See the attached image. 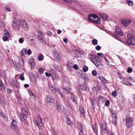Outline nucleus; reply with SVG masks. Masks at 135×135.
Wrapping results in <instances>:
<instances>
[{
    "mask_svg": "<svg viewBox=\"0 0 135 135\" xmlns=\"http://www.w3.org/2000/svg\"><path fill=\"white\" fill-rule=\"evenodd\" d=\"M127 43L129 45H135V37L132 34L129 33L127 35V38L126 39Z\"/></svg>",
    "mask_w": 135,
    "mask_h": 135,
    "instance_id": "f257e3e1",
    "label": "nucleus"
},
{
    "mask_svg": "<svg viewBox=\"0 0 135 135\" xmlns=\"http://www.w3.org/2000/svg\"><path fill=\"white\" fill-rule=\"evenodd\" d=\"M88 20L91 22L96 24H99L100 23V18L96 15L91 14L88 17Z\"/></svg>",
    "mask_w": 135,
    "mask_h": 135,
    "instance_id": "f03ea898",
    "label": "nucleus"
},
{
    "mask_svg": "<svg viewBox=\"0 0 135 135\" xmlns=\"http://www.w3.org/2000/svg\"><path fill=\"white\" fill-rule=\"evenodd\" d=\"M27 116V113L25 111V109H22L21 115V121L22 122H24L25 124L27 123V121L26 119Z\"/></svg>",
    "mask_w": 135,
    "mask_h": 135,
    "instance_id": "7ed1b4c3",
    "label": "nucleus"
},
{
    "mask_svg": "<svg viewBox=\"0 0 135 135\" xmlns=\"http://www.w3.org/2000/svg\"><path fill=\"white\" fill-rule=\"evenodd\" d=\"M125 120L126 124L128 128L132 126L133 120L131 118L127 117Z\"/></svg>",
    "mask_w": 135,
    "mask_h": 135,
    "instance_id": "20e7f679",
    "label": "nucleus"
},
{
    "mask_svg": "<svg viewBox=\"0 0 135 135\" xmlns=\"http://www.w3.org/2000/svg\"><path fill=\"white\" fill-rule=\"evenodd\" d=\"M47 103L48 104L50 105L53 106H55V104L54 98L52 97H47Z\"/></svg>",
    "mask_w": 135,
    "mask_h": 135,
    "instance_id": "39448f33",
    "label": "nucleus"
},
{
    "mask_svg": "<svg viewBox=\"0 0 135 135\" xmlns=\"http://www.w3.org/2000/svg\"><path fill=\"white\" fill-rule=\"evenodd\" d=\"M131 22V21L128 19H122L121 21L122 24L124 26H129Z\"/></svg>",
    "mask_w": 135,
    "mask_h": 135,
    "instance_id": "423d86ee",
    "label": "nucleus"
},
{
    "mask_svg": "<svg viewBox=\"0 0 135 135\" xmlns=\"http://www.w3.org/2000/svg\"><path fill=\"white\" fill-rule=\"evenodd\" d=\"M93 63L98 69H103L104 68V65L99 61L98 60L96 62L94 61Z\"/></svg>",
    "mask_w": 135,
    "mask_h": 135,
    "instance_id": "0eeeda50",
    "label": "nucleus"
},
{
    "mask_svg": "<svg viewBox=\"0 0 135 135\" xmlns=\"http://www.w3.org/2000/svg\"><path fill=\"white\" fill-rule=\"evenodd\" d=\"M79 86L83 91L86 92L89 90V87L87 84H86L83 83L81 85L79 84Z\"/></svg>",
    "mask_w": 135,
    "mask_h": 135,
    "instance_id": "6e6552de",
    "label": "nucleus"
},
{
    "mask_svg": "<svg viewBox=\"0 0 135 135\" xmlns=\"http://www.w3.org/2000/svg\"><path fill=\"white\" fill-rule=\"evenodd\" d=\"M11 128L14 130H16L17 128V122L15 120L12 119V121L11 123Z\"/></svg>",
    "mask_w": 135,
    "mask_h": 135,
    "instance_id": "1a4fd4ad",
    "label": "nucleus"
},
{
    "mask_svg": "<svg viewBox=\"0 0 135 135\" xmlns=\"http://www.w3.org/2000/svg\"><path fill=\"white\" fill-rule=\"evenodd\" d=\"M89 58L91 61L93 63L94 61V62H97V59H96L97 56L96 55L94 54H89Z\"/></svg>",
    "mask_w": 135,
    "mask_h": 135,
    "instance_id": "9d476101",
    "label": "nucleus"
},
{
    "mask_svg": "<svg viewBox=\"0 0 135 135\" xmlns=\"http://www.w3.org/2000/svg\"><path fill=\"white\" fill-rule=\"evenodd\" d=\"M54 56L55 60L57 62L60 61V56L59 54L56 51L54 52Z\"/></svg>",
    "mask_w": 135,
    "mask_h": 135,
    "instance_id": "9b49d317",
    "label": "nucleus"
},
{
    "mask_svg": "<svg viewBox=\"0 0 135 135\" xmlns=\"http://www.w3.org/2000/svg\"><path fill=\"white\" fill-rule=\"evenodd\" d=\"M79 110L81 116L84 117L85 116V111L81 106L79 107Z\"/></svg>",
    "mask_w": 135,
    "mask_h": 135,
    "instance_id": "f8f14e48",
    "label": "nucleus"
},
{
    "mask_svg": "<svg viewBox=\"0 0 135 135\" xmlns=\"http://www.w3.org/2000/svg\"><path fill=\"white\" fill-rule=\"evenodd\" d=\"M38 38L40 41L41 42H43L44 38L43 33L41 31H39L38 33Z\"/></svg>",
    "mask_w": 135,
    "mask_h": 135,
    "instance_id": "ddd939ff",
    "label": "nucleus"
},
{
    "mask_svg": "<svg viewBox=\"0 0 135 135\" xmlns=\"http://www.w3.org/2000/svg\"><path fill=\"white\" fill-rule=\"evenodd\" d=\"M77 97L76 95H74L73 93H72L70 96V99L72 101L76 104H77Z\"/></svg>",
    "mask_w": 135,
    "mask_h": 135,
    "instance_id": "4468645a",
    "label": "nucleus"
},
{
    "mask_svg": "<svg viewBox=\"0 0 135 135\" xmlns=\"http://www.w3.org/2000/svg\"><path fill=\"white\" fill-rule=\"evenodd\" d=\"M12 84L14 88L18 89L19 88V83L17 81L16 79H14L12 80Z\"/></svg>",
    "mask_w": 135,
    "mask_h": 135,
    "instance_id": "2eb2a0df",
    "label": "nucleus"
},
{
    "mask_svg": "<svg viewBox=\"0 0 135 135\" xmlns=\"http://www.w3.org/2000/svg\"><path fill=\"white\" fill-rule=\"evenodd\" d=\"M107 124L105 123H104L102 124V131L107 133V132L108 130L107 129Z\"/></svg>",
    "mask_w": 135,
    "mask_h": 135,
    "instance_id": "dca6fc26",
    "label": "nucleus"
},
{
    "mask_svg": "<svg viewBox=\"0 0 135 135\" xmlns=\"http://www.w3.org/2000/svg\"><path fill=\"white\" fill-rule=\"evenodd\" d=\"M30 66L32 69H33L35 66V61L33 59H31L29 61Z\"/></svg>",
    "mask_w": 135,
    "mask_h": 135,
    "instance_id": "f3484780",
    "label": "nucleus"
},
{
    "mask_svg": "<svg viewBox=\"0 0 135 135\" xmlns=\"http://www.w3.org/2000/svg\"><path fill=\"white\" fill-rule=\"evenodd\" d=\"M48 86L49 88L52 93H55L57 91V89L54 87L53 85L50 84H49Z\"/></svg>",
    "mask_w": 135,
    "mask_h": 135,
    "instance_id": "a211bd4d",
    "label": "nucleus"
},
{
    "mask_svg": "<svg viewBox=\"0 0 135 135\" xmlns=\"http://www.w3.org/2000/svg\"><path fill=\"white\" fill-rule=\"evenodd\" d=\"M92 128L93 131L96 134V135H98V126L97 124L95 123L94 125L92 126Z\"/></svg>",
    "mask_w": 135,
    "mask_h": 135,
    "instance_id": "6ab92c4d",
    "label": "nucleus"
},
{
    "mask_svg": "<svg viewBox=\"0 0 135 135\" xmlns=\"http://www.w3.org/2000/svg\"><path fill=\"white\" fill-rule=\"evenodd\" d=\"M62 89L63 93L68 94L70 92L71 88L67 86Z\"/></svg>",
    "mask_w": 135,
    "mask_h": 135,
    "instance_id": "aec40b11",
    "label": "nucleus"
},
{
    "mask_svg": "<svg viewBox=\"0 0 135 135\" xmlns=\"http://www.w3.org/2000/svg\"><path fill=\"white\" fill-rule=\"evenodd\" d=\"M65 103L68 109L69 110H72V107L71 105L70 102L68 101V100H66L65 101Z\"/></svg>",
    "mask_w": 135,
    "mask_h": 135,
    "instance_id": "412c9836",
    "label": "nucleus"
},
{
    "mask_svg": "<svg viewBox=\"0 0 135 135\" xmlns=\"http://www.w3.org/2000/svg\"><path fill=\"white\" fill-rule=\"evenodd\" d=\"M77 124L79 129L80 130V132L83 134V130L84 129V127L82 124L81 123L79 122H78Z\"/></svg>",
    "mask_w": 135,
    "mask_h": 135,
    "instance_id": "4be33fe9",
    "label": "nucleus"
},
{
    "mask_svg": "<svg viewBox=\"0 0 135 135\" xmlns=\"http://www.w3.org/2000/svg\"><path fill=\"white\" fill-rule=\"evenodd\" d=\"M115 29L116 32L118 34H119L120 36H122L123 35L122 31H121L120 28H119L117 26L115 27Z\"/></svg>",
    "mask_w": 135,
    "mask_h": 135,
    "instance_id": "5701e85b",
    "label": "nucleus"
},
{
    "mask_svg": "<svg viewBox=\"0 0 135 135\" xmlns=\"http://www.w3.org/2000/svg\"><path fill=\"white\" fill-rule=\"evenodd\" d=\"M0 89L2 91H5V88L2 81L0 80Z\"/></svg>",
    "mask_w": 135,
    "mask_h": 135,
    "instance_id": "b1692460",
    "label": "nucleus"
},
{
    "mask_svg": "<svg viewBox=\"0 0 135 135\" xmlns=\"http://www.w3.org/2000/svg\"><path fill=\"white\" fill-rule=\"evenodd\" d=\"M54 72L52 74V79L54 81H57L58 79V76L56 75L55 73Z\"/></svg>",
    "mask_w": 135,
    "mask_h": 135,
    "instance_id": "393cba45",
    "label": "nucleus"
},
{
    "mask_svg": "<svg viewBox=\"0 0 135 135\" xmlns=\"http://www.w3.org/2000/svg\"><path fill=\"white\" fill-rule=\"evenodd\" d=\"M38 123H37V121L36 120L34 121V122L35 123L36 126L38 127L39 128V126H42L43 125V124L42 123V119L40 120H38Z\"/></svg>",
    "mask_w": 135,
    "mask_h": 135,
    "instance_id": "a878e982",
    "label": "nucleus"
},
{
    "mask_svg": "<svg viewBox=\"0 0 135 135\" xmlns=\"http://www.w3.org/2000/svg\"><path fill=\"white\" fill-rule=\"evenodd\" d=\"M0 117H2L3 119L4 120H6L7 119V117L5 114L3 112H0Z\"/></svg>",
    "mask_w": 135,
    "mask_h": 135,
    "instance_id": "bb28decb",
    "label": "nucleus"
},
{
    "mask_svg": "<svg viewBox=\"0 0 135 135\" xmlns=\"http://www.w3.org/2000/svg\"><path fill=\"white\" fill-rule=\"evenodd\" d=\"M100 15L101 18L105 20H106L107 19L108 16L107 15L104 13H100Z\"/></svg>",
    "mask_w": 135,
    "mask_h": 135,
    "instance_id": "cd10ccee",
    "label": "nucleus"
},
{
    "mask_svg": "<svg viewBox=\"0 0 135 135\" xmlns=\"http://www.w3.org/2000/svg\"><path fill=\"white\" fill-rule=\"evenodd\" d=\"M12 25L14 29L18 30L19 29V25L16 23L13 22L12 23Z\"/></svg>",
    "mask_w": 135,
    "mask_h": 135,
    "instance_id": "c85d7f7f",
    "label": "nucleus"
},
{
    "mask_svg": "<svg viewBox=\"0 0 135 135\" xmlns=\"http://www.w3.org/2000/svg\"><path fill=\"white\" fill-rule=\"evenodd\" d=\"M56 108L57 111L60 112L61 110V105H60L59 104H57L56 105Z\"/></svg>",
    "mask_w": 135,
    "mask_h": 135,
    "instance_id": "c756f323",
    "label": "nucleus"
},
{
    "mask_svg": "<svg viewBox=\"0 0 135 135\" xmlns=\"http://www.w3.org/2000/svg\"><path fill=\"white\" fill-rule=\"evenodd\" d=\"M22 26L25 30H27L28 29V26L27 24L25 22H23L22 23Z\"/></svg>",
    "mask_w": 135,
    "mask_h": 135,
    "instance_id": "7c9ffc66",
    "label": "nucleus"
},
{
    "mask_svg": "<svg viewBox=\"0 0 135 135\" xmlns=\"http://www.w3.org/2000/svg\"><path fill=\"white\" fill-rule=\"evenodd\" d=\"M27 49H26L24 48L21 51V56H23L24 55L26 54Z\"/></svg>",
    "mask_w": 135,
    "mask_h": 135,
    "instance_id": "2f4dec72",
    "label": "nucleus"
},
{
    "mask_svg": "<svg viewBox=\"0 0 135 135\" xmlns=\"http://www.w3.org/2000/svg\"><path fill=\"white\" fill-rule=\"evenodd\" d=\"M98 78L104 83H105L107 82V80L104 77H99Z\"/></svg>",
    "mask_w": 135,
    "mask_h": 135,
    "instance_id": "473e14b6",
    "label": "nucleus"
},
{
    "mask_svg": "<svg viewBox=\"0 0 135 135\" xmlns=\"http://www.w3.org/2000/svg\"><path fill=\"white\" fill-rule=\"evenodd\" d=\"M123 83L125 85H128L129 84L127 79L125 78H123Z\"/></svg>",
    "mask_w": 135,
    "mask_h": 135,
    "instance_id": "72a5a7b5",
    "label": "nucleus"
},
{
    "mask_svg": "<svg viewBox=\"0 0 135 135\" xmlns=\"http://www.w3.org/2000/svg\"><path fill=\"white\" fill-rule=\"evenodd\" d=\"M99 101L100 102H101L102 103H103L104 101V99L103 97L102 96H100L99 98Z\"/></svg>",
    "mask_w": 135,
    "mask_h": 135,
    "instance_id": "f704fd0d",
    "label": "nucleus"
},
{
    "mask_svg": "<svg viewBox=\"0 0 135 135\" xmlns=\"http://www.w3.org/2000/svg\"><path fill=\"white\" fill-rule=\"evenodd\" d=\"M117 118H112V122L113 124L114 125L117 124Z\"/></svg>",
    "mask_w": 135,
    "mask_h": 135,
    "instance_id": "c9c22d12",
    "label": "nucleus"
},
{
    "mask_svg": "<svg viewBox=\"0 0 135 135\" xmlns=\"http://www.w3.org/2000/svg\"><path fill=\"white\" fill-rule=\"evenodd\" d=\"M109 34L110 35L114 37L115 38L117 39V37H118V36H117L115 33H113L112 32H110L109 33Z\"/></svg>",
    "mask_w": 135,
    "mask_h": 135,
    "instance_id": "e433bc0d",
    "label": "nucleus"
},
{
    "mask_svg": "<svg viewBox=\"0 0 135 135\" xmlns=\"http://www.w3.org/2000/svg\"><path fill=\"white\" fill-rule=\"evenodd\" d=\"M43 58L44 56L43 55L41 54H40L38 57V60L40 61H42Z\"/></svg>",
    "mask_w": 135,
    "mask_h": 135,
    "instance_id": "4c0bfd02",
    "label": "nucleus"
},
{
    "mask_svg": "<svg viewBox=\"0 0 135 135\" xmlns=\"http://www.w3.org/2000/svg\"><path fill=\"white\" fill-rule=\"evenodd\" d=\"M55 68L56 70L59 72H60L61 70L60 66L58 65L55 66Z\"/></svg>",
    "mask_w": 135,
    "mask_h": 135,
    "instance_id": "58836bf2",
    "label": "nucleus"
},
{
    "mask_svg": "<svg viewBox=\"0 0 135 135\" xmlns=\"http://www.w3.org/2000/svg\"><path fill=\"white\" fill-rule=\"evenodd\" d=\"M67 122L68 125H71L72 123V122L70 120V119L69 118H67Z\"/></svg>",
    "mask_w": 135,
    "mask_h": 135,
    "instance_id": "ea45409f",
    "label": "nucleus"
},
{
    "mask_svg": "<svg viewBox=\"0 0 135 135\" xmlns=\"http://www.w3.org/2000/svg\"><path fill=\"white\" fill-rule=\"evenodd\" d=\"M127 3L130 6H132L133 5V3L131 1L127 0Z\"/></svg>",
    "mask_w": 135,
    "mask_h": 135,
    "instance_id": "a19ab883",
    "label": "nucleus"
},
{
    "mask_svg": "<svg viewBox=\"0 0 135 135\" xmlns=\"http://www.w3.org/2000/svg\"><path fill=\"white\" fill-rule=\"evenodd\" d=\"M98 41L96 39H94L92 41V43L94 45H97L98 44Z\"/></svg>",
    "mask_w": 135,
    "mask_h": 135,
    "instance_id": "79ce46f5",
    "label": "nucleus"
},
{
    "mask_svg": "<svg viewBox=\"0 0 135 135\" xmlns=\"http://www.w3.org/2000/svg\"><path fill=\"white\" fill-rule=\"evenodd\" d=\"M88 67L86 66H85L83 67V70L84 72H86L88 71Z\"/></svg>",
    "mask_w": 135,
    "mask_h": 135,
    "instance_id": "37998d69",
    "label": "nucleus"
},
{
    "mask_svg": "<svg viewBox=\"0 0 135 135\" xmlns=\"http://www.w3.org/2000/svg\"><path fill=\"white\" fill-rule=\"evenodd\" d=\"M4 35H7L8 37H9L10 36L8 31L7 30H5L4 31Z\"/></svg>",
    "mask_w": 135,
    "mask_h": 135,
    "instance_id": "c03bdc74",
    "label": "nucleus"
},
{
    "mask_svg": "<svg viewBox=\"0 0 135 135\" xmlns=\"http://www.w3.org/2000/svg\"><path fill=\"white\" fill-rule=\"evenodd\" d=\"M92 75L94 76H96L97 75V71L94 70H93L92 72Z\"/></svg>",
    "mask_w": 135,
    "mask_h": 135,
    "instance_id": "a18cd8bd",
    "label": "nucleus"
},
{
    "mask_svg": "<svg viewBox=\"0 0 135 135\" xmlns=\"http://www.w3.org/2000/svg\"><path fill=\"white\" fill-rule=\"evenodd\" d=\"M117 92L116 91H113L112 93V95L114 97H115L117 96Z\"/></svg>",
    "mask_w": 135,
    "mask_h": 135,
    "instance_id": "49530a36",
    "label": "nucleus"
},
{
    "mask_svg": "<svg viewBox=\"0 0 135 135\" xmlns=\"http://www.w3.org/2000/svg\"><path fill=\"white\" fill-rule=\"evenodd\" d=\"M132 71V70L131 67H129L128 69L127 70V72L128 73H131Z\"/></svg>",
    "mask_w": 135,
    "mask_h": 135,
    "instance_id": "de8ad7c7",
    "label": "nucleus"
},
{
    "mask_svg": "<svg viewBox=\"0 0 135 135\" xmlns=\"http://www.w3.org/2000/svg\"><path fill=\"white\" fill-rule=\"evenodd\" d=\"M23 41L24 39L22 38H20L19 40V42L21 44L23 43Z\"/></svg>",
    "mask_w": 135,
    "mask_h": 135,
    "instance_id": "09e8293b",
    "label": "nucleus"
},
{
    "mask_svg": "<svg viewBox=\"0 0 135 135\" xmlns=\"http://www.w3.org/2000/svg\"><path fill=\"white\" fill-rule=\"evenodd\" d=\"M8 39V37L7 36H4L2 37V39L4 41H6Z\"/></svg>",
    "mask_w": 135,
    "mask_h": 135,
    "instance_id": "8fccbe9b",
    "label": "nucleus"
},
{
    "mask_svg": "<svg viewBox=\"0 0 135 135\" xmlns=\"http://www.w3.org/2000/svg\"><path fill=\"white\" fill-rule=\"evenodd\" d=\"M105 105L107 106H109L110 105V101L109 100H107L106 103H105Z\"/></svg>",
    "mask_w": 135,
    "mask_h": 135,
    "instance_id": "3c124183",
    "label": "nucleus"
},
{
    "mask_svg": "<svg viewBox=\"0 0 135 135\" xmlns=\"http://www.w3.org/2000/svg\"><path fill=\"white\" fill-rule=\"evenodd\" d=\"M107 134L109 135H114L113 133L111 131L109 130H108L107 132Z\"/></svg>",
    "mask_w": 135,
    "mask_h": 135,
    "instance_id": "603ef678",
    "label": "nucleus"
},
{
    "mask_svg": "<svg viewBox=\"0 0 135 135\" xmlns=\"http://www.w3.org/2000/svg\"><path fill=\"white\" fill-rule=\"evenodd\" d=\"M97 55L98 56H103L104 54L102 53H97Z\"/></svg>",
    "mask_w": 135,
    "mask_h": 135,
    "instance_id": "864d4df0",
    "label": "nucleus"
},
{
    "mask_svg": "<svg viewBox=\"0 0 135 135\" xmlns=\"http://www.w3.org/2000/svg\"><path fill=\"white\" fill-rule=\"evenodd\" d=\"M101 47L100 46L98 45L95 47L96 49L98 51L99 50L101 49Z\"/></svg>",
    "mask_w": 135,
    "mask_h": 135,
    "instance_id": "5fc2aeb1",
    "label": "nucleus"
},
{
    "mask_svg": "<svg viewBox=\"0 0 135 135\" xmlns=\"http://www.w3.org/2000/svg\"><path fill=\"white\" fill-rule=\"evenodd\" d=\"M112 118H117V116L116 114L113 112L112 113Z\"/></svg>",
    "mask_w": 135,
    "mask_h": 135,
    "instance_id": "6e6d98bb",
    "label": "nucleus"
},
{
    "mask_svg": "<svg viewBox=\"0 0 135 135\" xmlns=\"http://www.w3.org/2000/svg\"><path fill=\"white\" fill-rule=\"evenodd\" d=\"M57 91L60 94V95L62 97L63 96V94H62L61 92V91L60 90L58 89H57Z\"/></svg>",
    "mask_w": 135,
    "mask_h": 135,
    "instance_id": "4d7b16f0",
    "label": "nucleus"
},
{
    "mask_svg": "<svg viewBox=\"0 0 135 135\" xmlns=\"http://www.w3.org/2000/svg\"><path fill=\"white\" fill-rule=\"evenodd\" d=\"M31 53H32V52L31 51V49H28V51L27 52V54L28 55H29Z\"/></svg>",
    "mask_w": 135,
    "mask_h": 135,
    "instance_id": "13d9d810",
    "label": "nucleus"
},
{
    "mask_svg": "<svg viewBox=\"0 0 135 135\" xmlns=\"http://www.w3.org/2000/svg\"><path fill=\"white\" fill-rule=\"evenodd\" d=\"M20 79L22 80H24V78L23 74H21L20 76Z\"/></svg>",
    "mask_w": 135,
    "mask_h": 135,
    "instance_id": "bf43d9fd",
    "label": "nucleus"
},
{
    "mask_svg": "<svg viewBox=\"0 0 135 135\" xmlns=\"http://www.w3.org/2000/svg\"><path fill=\"white\" fill-rule=\"evenodd\" d=\"M45 75L47 77H50L51 76H52V74H49L47 73V72H46L45 73Z\"/></svg>",
    "mask_w": 135,
    "mask_h": 135,
    "instance_id": "052dcab7",
    "label": "nucleus"
},
{
    "mask_svg": "<svg viewBox=\"0 0 135 135\" xmlns=\"http://www.w3.org/2000/svg\"><path fill=\"white\" fill-rule=\"evenodd\" d=\"M73 68L75 69H78V65H76V64H75V65H74L73 66Z\"/></svg>",
    "mask_w": 135,
    "mask_h": 135,
    "instance_id": "680f3d73",
    "label": "nucleus"
},
{
    "mask_svg": "<svg viewBox=\"0 0 135 135\" xmlns=\"http://www.w3.org/2000/svg\"><path fill=\"white\" fill-rule=\"evenodd\" d=\"M39 71L41 74H42L43 72V69L42 68H40L39 69Z\"/></svg>",
    "mask_w": 135,
    "mask_h": 135,
    "instance_id": "e2e57ef3",
    "label": "nucleus"
},
{
    "mask_svg": "<svg viewBox=\"0 0 135 135\" xmlns=\"http://www.w3.org/2000/svg\"><path fill=\"white\" fill-rule=\"evenodd\" d=\"M67 66H68V67L69 66L70 68L72 67L73 66L72 64H71V63H68Z\"/></svg>",
    "mask_w": 135,
    "mask_h": 135,
    "instance_id": "0e129e2a",
    "label": "nucleus"
},
{
    "mask_svg": "<svg viewBox=\"0 0 135 135\" xmlns=\"http://www.w3.org/2000/svg\"><path fill=\"white\" fill-rule=\"evenodd\" d=\"M12 91L10 89H8L7 90V92L9 94L11 93L12 92Z\"/></svg>",
    "mask_w": 135,
    "mask_h": 135,
    "instance_id": "69168bd1",
    "label": "nucleus"
},
{
    "mask_svg": "<svg viewBox=\"0 0 135 135\" xmlns=\"http://www.w3.org/2000/svg\"><path fill=\"white\" fill-rule=\"evenodd\" d=\"M81 78L84 79V80L85 82H86L88 81V80L87 78H86L85 77H84L83 78Z\"/></svg>",
    "mask_w": 135,
    "mask_h": 135,
    "instance_id": "338daca9",
    "label": "nucleus"
},
{
    "mask_svg": "<svg viewBox=\"0 0 135 135\" xmlns=\"http://www.w3.org/2000/svg\"><path fill=\"white\" fill-rule=\"evenodd\" d=\"M106 62L109 67H112V65L110 64L109 62L108 61V62Z\"/></svg>",
    "mask_w": 135,
    "mask_h": 135,
    "instance_id": "774afa93",
    "label": "nucleus"
}]
</instances>
